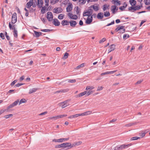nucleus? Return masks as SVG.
<instances>
[{
    "label": "nucleus",
    "instance_id": "56",
    "mask_svg": "<svg viewBox=\"0 0 150 150\" xmlns=\"http://www.w3.org/2000/svg\"><path fill=\"white\" fill-rule=\"evenodd\" d=\"M0 37L3 40L5 39L4 35L2 33H0Z\"/></svg>",
    "mask_w": 150,
    "mask_h": 150
},
{
    "label": "nucleus",
    "instance_id": "53",
    "mask_svg": "<svg viewBox=\"0 0 150 150\" xmlns=\"http://www.w3.org/2000/svg\"><path fill=\"white\" fill-rule=\"evenodd\" d=\"M69 53L67 52H66L64 55V58L65 59H67L69 56Z\"/></svg>",
    "mask_w": 150,
    "mask_h": 150
},
{
    "label": "nucleus",
    "instance_id": "40",
    "mask_svg": "<svg viewBox=\"0 0 150 150\" xmlns=\"http://www.w3.org/2000/svg\"><path fill=\"white\" fill-rule=\"evenodd\" d=\"M59 0H51L50 3L52 4H54L57 2Z\"/></svg>",
    "mask_w": 150,
    "mask_h": 150
},
{
    "label": "nucleus",
    "instance_id": "23",
    "mask_svg": "<svg viewBox=\"0 0 150 150\" xmlns=\"http://www.w3.org/2000/svg\"><path fill=\"white\" fill-rule=\"evenodd\" d=\"M91 111H88L84 113L80 114V116L87 115L91 114Z\"/></svg>",
    "mask_w": 150,
    "mask_h": 150
},
{
    "label": "nucleus",
    "instance_id": "49",
    "mask_svg": "<svg viewBox=\"0 0 150 150\" xmlns=\"http://www.w3.org/2000/svg\"><path fill=\"white\" fill-rule=\"evenodd\" d=\"M83 16H88V17L90 16L88 11L85 12H84L83 14Z\"/></svg>",
    "mask_w": 150,
    "mask_h": 150
},
{
    "label": "nucleus",
    "instance_id": "38",
    "mask_svg": "<svg viewBox=\"0 0 150 150\" xmlns=\"http://www.w3.org/2000/svg\"><path fill=\"white\" fill-rule=\"evenodd\" d=\"M82 143V142L81 141H79L77 142L74 143L73 145H73V146L75 145L79 146L81 145Z\"/></svg>",
    "mask_w": 150,
    "mask_h": 150
},
{
    "label": "nucleus",
    "instance_id": "42",
    "mask_svg": "<svg viewBox=\"0 0 150 150\" xmlns=\"http://www.w3.org/2000/svg\"><path fill=\"white\" fill-rule=\"evenodd\" d=\"M84 66V63H82L81 64L78 66H77L76 67V69H80L81 68H82Z\"/></svg>",
    "mask_w": 150,
    "mask_h": 150
},
{
    "label": "nucleus",
    "instance_id": "58",
    "mask_svg": "<svg viewBox=\"0 0 150 150\" xmlns=\"http://www.w3.org/2000/svg\"><path fill=\"white\" fill-rule=\"evenodd\" d=\"M34 33L37 37H38L40 36V34H39V33L38 32H37L36 31H34Z\"/></svg>",
    "mask_w": 150,
    "mask_h": 150
},
{
    "label": "nucleus",
    "instance_id": "5",
    "mask_svg": "<svg viewBox=\"0 0 150 150\" xmlns=\"http://www.w3.org/2000/svg\"><path fill=\"white\" fill-rule=\"evenodd\" d=\"M53 15L50 12H48L47 14V18L49 21H51L53 19Z\"/></svg>",
    "mask_w": 150,
    "mask_h": 150
},
{
    "label": "nucleus",
    "instance_id": "52",
    "mask_svg": "<svg viewBox=\"0 0 150 150\" xmlns=\"http://www.w3.org/2000/svg\"><path fill=\"white\" fill-rule=\"evenodd\" d=\"M93 93V91H91V90H89V91L88 92H87L86 95L87 96H88Z\"/></svg>",
    "mask_w": 150,
    "mask_h": 150
},
{
    "label": "nucleus",
    "instance_id": "29",
    "mask_svg": "<svg viewBox=\"0 0 150 150\" xmlns=\"http://www.w3.org/2000/svg\"><path fill=\"white\" fill-rule=\"evenodd\" d=\"M79 116H80V114H76L75 115H71L69 116L68 118L70 119L72 118L77 117Z\"/></svg>",
    "mask_w": 150,
    "mask_h": 150
},
{
    "label": "nucleus",
    "instance_id": "48",
    "mask_svg": "<svg viewBox=\"0 0 150 150\" xmlns=\"http://www.w3.org/2000/svg\"><path fill=\"white\" fill-rule=\"evenodd\" d=\"M144 2L146 5L150 4V0H144Z\"/></svg>",
    "mask_w": 150,
    "mask_h": 150
},
{
    "label": "nucleus",
    "instance_id": "32",
    "mask_svg": "<svg viewBox=\"0 0 150 150\" xmlns=\"http://www.w3.org/2000/svg\"><path fill=\"white\" fill-rule=\"evenodd\" d=\"M142 6V5L141 6H140L139 5H137V6L135 5L134 6V10H138L139 9H140Z\"/></svg>",
    "mask_w": 150,
    "mask_h": 150
},
{
    "label": "nucleus",
    "instance_id": "45",
    "mask_svg": "<svg viewBox=\"0 0 150 150\" xmlns=\"http://www.w3.org/2000/svg\"><path fill=\"white\" fill-rule=\"evenodd\" d=\"M18 32L17 30H13V35L15 37H17L18 36Z\"/></svg>",
    "mask_w": 150,
    "mask_h": 150
},
{
    "label": "nucleus",
    "instance_id": "24",
    "mask_svg": "<svg viewBox=\"0 0 150 150\" xmlns=\"http://www.w3.org/2000/svg\"><path fill=\"white\" fill-rule=\"evenodd\" d=\"M38 90V88H34L30 89L29 93V94H31L32 93L35 92Z\"/></svg>",
    "mask_w": 150,
    "mask_h": 150
},
{
    "label": "nucleus",
    "instance_id": "26",
    "mask_svg": "<svg viewBox=\"0 0 150 150\" xmlns=\"http://www.w3.org/2000/svg\"><path fill=\"white\" fill-rule=\"evenodd\" d=\"M118 27V28L119 30H121V32L123 33L125 32V29L124 28V26H120Z\"/></svg>",
    "mask_w": 150,
    "mask_h": 150
},
{
    "label": "nucleus",
    "instance_id": "37",
    "mask_svg": "<svg viewBox=\"0 0 150 150\" xmlns=\"http://www.w3.org/2000/svg\"><path fill=\"white\" fill-rule=\"evenodd\" d=\"M94 88V87L93 86H87L86 88V90H91V91H92V90Z\"/></svg>",
    "mask_w": 150,
    "mask_h": 150
},
{
    "label": "nucleus",
    "instance_id": "9",
    "mask_svg": "<svg viewBox=\"0 0 150 150\" xmlns=\"http://www.w3.org/2000/svg\"><path fill=\"white\" fill-rule=\"evenodd\" d=\"M93 20V17L92 16H91L90 18H89V17H88L87 18L85 23L86 24H90L91 22H92Z\"/></svg>",
    "mask_w": 150,
    "mask_h": 150
},
{
    "label": "nucleus",
    "instance_id": "30",
    "mask_svg": "<svg viewBox=\"0 0 150 150\" xmlns=\"http://www.w3.org/2000/svg\"><path fill=\"white\" fill-rule=\"evenodd\" d=\"M76 8V13L78 15H80V9L78 6L75 7V9Z\"/></svg>",
    "mask_w": 150,
    "mask_h": 150
},
{
    "label": "nucleus",
    "instance_id": "4",
    "mask_svg": "<svg viewBox=\"0 0 150 150\" xmlns=\"http://www.w3.org/2000/svg\"><path fill=\"white\" fill-rule=\"evenodd\" d=\"M63 11L62 8L61 7H57L53 9V12L54 13L58 14L61 13Z\"/></svg>",
    "mask_w": 150,
    "mask_h": 150
},
{
    "label": "nucleus",
    "instance_id": "60",
    "mask_svg": "<svg viewBox=\"0 0 150 150\" xmlns=\"http://www.w3.org/2000/svg\"><path fill=\"white\" fill-rule=\"evenodd\" d=\"M24 84L23 83H18L15 85V86L16 87H19L20 86H21Z\"/></svg>",
    "mask_w": 150,
    "mask_h": 150
},
{
    "label": "nucleus",
    "instance_id": "55",
    "mask_svg": "<svg viewBox=\"0 0 150 150\" xmlns=\"http://www.w3.org/2000/svg\"><path fill=\"white\" fill-rule=\"evenodd\" d=\"M129 35L128 34H125L123 36V39H125L126 38V39L129 38Z\"/></svg>",
    "mask_w": 150,
    "mask_h": 150
},
{
    "label": "nucleus",
    "instance_id": "2",
    "mask_svg": "<svg viewBox=\"0 0 150 150\" xmlns=\"http://www.w3.org/2000/svg\"><path fill=\"white\" fill-rule=\"evenodd\" d=\"M19 100H17L16 101L14 102L12 104L9 105L7 108V109L5 110V111L7 112L8 111V110L11 108L13 107H14L17 105L19 103Z\"/></svg>",
    "mask_w": 150,
    "mask_h": 150
},
{
    "label": "nucleus",
    "instance_id": "50",
    "mask_svg": "<svg viewBox=\"0 0 150 150\" xmlns=\"http://www.w3.org/2000/svg\"><path fill=\"white\" fill-rule=\"evenodd\" d=\"M13 115V114H10L8 115H5L4 116V117L6 119H7V118H9L10 117H11Z\"/></svg>",
    "mask_w": 150,
    "mask_h": 150
},
{
    "label": "nucleus",
    "instance_id": "7",
    "mask_svg": "<svg viewBox=\"0 0 150 150\" xmlns=\"http://www.w3.org/2000/svg\"><path fill=\"white\" fill-rule=\"evenodd\" d=\"M68 16L74 20H76L78 18V16L76 15H73L72 14L69 13L68 14Z\"/></svg>",
    "mask_w": 150,
    "mask_h": 150
},
{
    "label": "nucleus",
    "instance_id": "15",
    "mask_svg": "<svg viewBox=\"0 0 150 150\" xmlns=\"http://www.w3.org/2000/svg\"><path fill=\"white\" fill-rule=\"evenodd\" d=\"M70 25L72 27H74L77 24V22L75 21H69Z\"/></svg>",
    "mask_w": 150,
    "mask_h": 150
},
{
    "label": "nucleus",
    "instance_id": "20",
    "mask_svg": "<svg viewBox=\"0 0 150 150\" xmlns=\"http://www.w3.org/2000/svg\"><path fill=\"white\" fill-rule=\"evenodd\" d=\"M137 122L130 123L125 125V126L126 127H130L133 125H137Z\"/></svg>",
    "mask_w": 150,
    "mask_h": 150
},
{
    "label": "nucleus",
    "instance_id": "43",
    "mask_svg": "<svg viewBox=\"0 0 150 150\" xmlns=\"http://www.w3.org/2000/svg\"><path fill=\"white\" fill-rule=\"evenodd\" d=\"M64 17V15L63 14H61L59 15L58 18L59 19H62Z\"/></svg>",
    "mask_w": 150,
    "mask_h": 150
},
{
    "label": "nucleus",
    "instance_id": "18",
    "mask_svg": "<svg viewBox=\"0 0 150 150\" xmlns=\"http://www.w3.org/2000/svg\"><path fill=\"white\" fill-rule=\"evenodd\" d=\"M103 17V13L102 12L99 13L97 15V18L98 19H102Z\"/></svg>",
    "mask_w": 150,
    "mask_h": 150
},
{
    "label": "nucleus",
    "instance_id": "10",
    "mask_svg": "<svg viewBox=\"0 0 150 150\" xmlns=\"http://www.w3.org/2000/svg\"><path fill=\"white\" fill-rule=\"evenodd\" d=\"M33 0H30L26 4V7L27 8H30L31 6L33 5Z\"/></svg>",
    "mask_w": 150,
    "mask_h": 150
},
{
    "label": "nucleus",
    "instance_id": "28",
    "mask_svg": "<svg viewBox=\"0 0 150 150\" xmlns=\"http://www.w3.org/2000/svg\"><path fill=\"white\" fill-rule=\"evenodd\" d=\"M90 8H93V9L96 11H98L99 9V7L97 6H94V5L91 6Z\"/></svg>",
    "mask_w": 150,
    "mask_h": 150
},
{
    "label": "nucleus",
    "instance_id": "12",
    "mask_svg": "<svg viewBox=\"0 0 150 150\" xmlns=\"http://www.w3.org/2000/svg\"><path fill=\"white\" fill-rule=\"evenodd\" d=\"M67 11L69 12L71 11L72 10V4L69 3L67 7L66 8Z\"/></svg>",
    "mask_w": 150,
    "mask_h": 150
},
{
    "label": "nucleus",
    "instance_id": "61",
    "mask_svg": "<svg viewBox=\"0 0 150 150\" xmlns=\"http://www.w3.org/2000/svg\"><path fill=\"white\" fill-rule=\"evenodd\" d=\"M45 2L46 3L45 6H48L49 5V0H44Z\"/></svg>",
    "mask_w": 150,
    "mask_h": 150
},
{
    "label": "nucleus",
    "instance_id": "31",
    "mask_svg": "<svg viewBox=\"0 0 150 150\" xmlns=\"http://www.w3.org/2000/svg\"><path fill=\"white\" fill-rule=\"evenodd\" d=\"M67 116V115H57L56 116V117H55V119H58L60 118H62L64 117H66Z\"/></svg>",
    "mask_w": 150,
    "mask_h": 150
},
{
    "label": "nucleus",
    "instance_id": "62",
    "mask_svg": "<svg viewBox=\"0 0 150 150\" xmlns=\"http://www.w3.org/2000/svg\"><path fill=\"white\" fill-rule=\"evenodd\" d=\"M69 139V138H62V142H66Z\"/></svg>",
    "mask_w": 150,
    "mask_h": 150
},
{
    "label": "nucleus",
    "instance_id": "57",
    "mask_svg": "<svg viewBox=\"0 0 150 150\" xmlns=\"http://www.w3.org/2000/svg\"><path fill=\"white\" fill-rule=\"evenodd\" d=\"M17 80H15L13 81L10 84V85L11 86H13L14 84L17 81Z\"/></svg>",
    "mask_w": 150,
    "mask_h": 150
},
{
    "label": "nucleus",
    "instance_id": "63",
    "mask_svg": "<svg viewBox=\"0 0 150 150\" xmlns=\"http://www.w3.org/2000/svg\"><path fill=\"white\" fill-rule=\"evenodd\" d=\"M98 0H87V2L89 3L90 2H96L98 1Z\"/></svg>",
    "mask_w": 150,
    "mask_h": 150
},
{
    "label": "nucleus",
    "instance_id": "44",
    "mask_svg": "<svg viewBox=\"0 0 150 150\" xmlns=\"http://www.w3.org/2000/svg\"><path fill=\"white\" fill-rule=\"evenodd\" d=\"M79 1L81 4H84L86 3V0H79Z\"/></svg>",
    "mask_w": 150,
    "mask_h": 150
},
{
    "label": "nucleus",
    "instance_id": "6",
    "mask_svg": "<svg viewBox=\"0 0 150 150\" xmlns=\"http://www.w3.org/2000/svg\"><path fill=\"white\" fill-rule=\"evenodd\" d=\"M69 101L67 100L64 102L60 103H59V105L61 106L62 108H64L69 105V104L67 103V102Z\"/></svg>",
    "mask_w": 150,
    "mask_h": 150
},
{
    "label": "nucleus",
    "instance_id": "41",
    "mask_svg": "<svg viewBox=\"0 0 150 150\" xmlns=\"http://www.w3.org/2000/svg\"><path fill=\"white\" fill-rule=\"evenodd\" d=\"M104 16L105 17H108L110 16V13L109 11H106L104 12Z\"/></svg>",
    "mask_w": 150,
    "mask_h": 150
},
{
    "label": "nucleus",
    "instance_id": "27",
    "mask_svg": "<svg viewBox=\"0 0 150 150\" xmlns=\"http://www.w3.org/2000/svg\"><path fill=\"white\" fill-rule=\"evenodd\" d=\"M127 5L126 4V2H124L123 4V6H120L119 7V9L121 10H123L127 6Z\"/></svg>",
    "mask_w": 150,
    "mask_h": 150
},
{
    "label": "nucleus",
    "instance_id": "39",
    "mask_svg": "<svg viewBox=\"0 0 150 150\" xmlns=\"http://www.w3.org/2000/svg\"><path fill=\"white\" fill-rule=\"evenodd\" d=\"M88 13L89 14L90 16L92 15V14L93 13V10L91 8L89 9L88 11Z\"/></svg>",
    "mask_w": 150,
    "mask_h": 150
},
{
    "label": "nucleus",
    "instance_id": "59",
    "mask_svg": "<svg viewBox=\"0 0 150 150\" xmlns=\"http://www.w3.org/2000/svg\"><path fill=\"white\" fill-rule=\"evenodd\" d=\"M55 117H56V116L53 117H49L48 119V120H57V119H55Z\"/></svg>",
    "mask_w": 150,
    "mask_h": 150
},
{
    "label": "nucleus",
    "instance_id": "25",
    "mask_svg": "<svg viewBox=\"0 0 150 150\" xmlns=\"http://www.w3.org/2000/svg\"><path fill=\"white\" fill-rule=\"evenodd\" d=\"M69 23V22L67 20H63L61 22V24L63 25H68Z\"/></svg>",
    "mask_w": 150,
    "mask_h": 150
},
{
    "label": "nucleus",
    "instance_id": "17",
    "mask_svg": "<svg viewBox=\"0 0 150 150\" xmlns=\"http://www.w3.org/2000/svg\"><path fill=\"white\" fill-rule=\"evenodd\" d=\"M68 91V89H61L60 90L56 91L55 92V93H65L67 92Z\"/></svg>",
    "mask_w": 150,
    "mask_h": 150
},
{
    "label": "nucleus",
    "instance_id": "36",
    "mask_svg": "<svg viewBox=\"0 0 150 150\" xmlns=\"http://www.w3.org/2000/svg\"><path fill=\"white\" fill-rule=\"evenodd\" d=\"M26 102V100L25 98H22L21 100L19 103V105H20L22 103H25Z\"/></svg>",
    "mask_w": 150,
    "mask_h": 150
},
{
    "label": "nucleus",
    "instance_id": "19",
    "mask_svg": "<svg viewBox=\"0 0 150 150\" xmlns=\"http://www.w3.org/2000/svg\"><path fill=\"white\" fill-rule=\"evenodd\" d=\"M112 2L113 4H115L116 5L119 6L121 4L120 1L117 0H112Z\"/></svg>",
    "mask_w": 150,
    "mask_h": 150
},
{
    "label": "nucleus",
    "instance_id": "46",
    "mask_svg": "<svg viewBox=\"0 0 150 150\" xmlns=\"http://www.w3.org/2000/svg\"><path fill=\"white\" fill-rule=\"evenodd\" d=\"M140 139V137H132L131 138V140H136L138 139Z\"/></svg>",
    "mask_w": 150,
    "mask_h": 150
},
{
    "label": "nucleus",
    "instance_id": "13",
    "mask_svg": "<svg viewBox=\"0 0 150 150\" xmlns=\"http://www.w3.org/2000/svg\"><path fill=\"white\" fill-rule=\"evenodd\" d=\"M115 49V45L114 44H112L111 46H109V49L108 50V53L114 50Z\"/></svg>",
    "mask_w": 150,
    "mask_h": 150
},
{
    "label": "nucleus",
    "instance_id": "8",
    "mask_svg": "<svg viewBox=\"0 0 150 150\" xmlns=\"http://www.w3.org/2000/svg\"><path fill=\"white\" fill-rule=\"evenodd\" d=\"M37 5L39 8H41L42 7L43 4V0H37Z\"/></svg>",
    "mask_w": 150,
    "mask_h": 150
},
{
    "label": "nucleus",
    "instance_id": "54",
    "mask_svg": "<svg viewBox=\"0 0 150 150\" xmlns=\"http://www.w3.org/2000/svg\"><path fill=\"white\" fill-rule=\"evenodd\" d=\"M51 30L49 29H42L41 30V31L42 32H50V31Z\"/></svg>",
    "mask_w": 150,
    "mask_h": 150
},
{
    "label": "nucleus",
    "instance_id": "14",
    "mask_svg": "<svg viewBox=\"0 0 150 150\" xmlns=\"http://www.w3.org/2000/svg\"><path fill=\"white\" fill-rule=\"evenodd\" d=\"M132 145V144L131 143L129 144H123L121 145V147L122 148V149L125 148H127L129 146H130Z\"/></svg>",
    "mask_w": 150,
    "mask_h": 150
},
{
    "label": "nucleus",
    "instance_id": "11",
    "mask_svg": "<svg viewBox=\"0 0 150 150\" xmlns=\"http://www.w3.org/2000/svg\"><path fill=\"white\" fill-rule=\"evenodd\" d=\"M53 24L56 26H58L60 25V23L57 19H54Z\"/></svg>",
    "mask_w": 150,
    "mask_h": 150
},
{
    "label": "nucleus",
    "instance_id": "22",
    "mask_svg": "<svg viewBox=\"0 0 150 150\" xmlns=\"http://www.w3.org/2000/svg\"><path fill=\"white\" fill-rule=\"evenodd\" d=\"M8 25L9 28L10 30H16L15 29V25H14L13 26H12V25H11V22H9V23Z\"/></svg>",
    "mask_w": 150,
    "mask_h": 150
},
{
    "label": "nucleus",
    "instance_id": "16",
    "mask_svg": "<svg viewBox=\"0 0 150 150\" xmlns=\"http://www.w3.org/2000/svg\"><path fill=\"white\" fill-rule=\"evenodd\" d=\"M111 7L112 8L111 9V11L112 12V13L113 14H115V10H116L117 11L118 10V8L116 9L117 7L115 5L112 6Z\"/></svg>",
    "mask_w": 150,
    "mask_h": 150
},
{
    "label": "nucleus",
    "instance_id": "33",
    "mask_svg": "<svg viewBox=\"0 0 150 150\" xmlns=\"http://www.w3.org/2000/svg\"><path fill=\"white\" fill-rule=\"evenodd\" d=\"M52 142H57L59 143H61L62 142V138L58 139H54L52 140Z\"/></svg>",
    "mask_w": 150,
    "mask_h": 150
},
{
    "label": "nucleus",
    "instance_id": "34",
    "mask_svg": "<svg viewBox=\"0 0 150 150\" xmlns=\"http://www.w3.org/2000/svg\"><path fill=\"white\" fill-rule=\"evenodd\" d=\"M42 8L41 10V12L42 14H44L45 13L46 10H47V7L45 6L42 7Z\"/></svg>",
    "mask_w": 150,
    "mask_h": 150
},
{
    "label": "nucleus",
    "instance_id": "51",
    "mask_svg": "<svg viewBox=\"0 0 150 150\" xmlns=\"http://www.w3.org/2000/svg\"><path fill=\"white\" fill-rule=\"evenodd\" d=\"M108 7V6H107V5L106 4H104L103 5V10L104 11H105L107 8Z\"/></svg>",
    "mask_w": 150,
    "mask_h": 150
},
{
    "label": "nucleus",
    "instance_id": "47",
    "mask_svg": "<svg viewBox=\"0 0 150 150\" xmlns=\"http://www.w3.org/2000/svg\"><path fill=\"white\" fill-rule=\"evenodd\" d=\"M67 80L69 83H75L76 81L75 79H68Z\"/></svg>",
    "mask_w": 150,
    "mask_h": 150
},
{
    "label": "nucleus",
    "instance_id": "3",
    "mask_svg": "<svg viewBox=\"0 0 150 150\" xmlns=\"http://www.w3.org/2000/svg\"><path fill=\"white\" fill-rule=\"evenodd\" d=\"M17 14L16 13H14L12 16L11 18V23L13 24L15 23L17 20Z\"/></svg>",
    "mask_w": 150,
    "mask_h": 150
},
{
    "label": "nucleus",
    "instance_id": "21",
    "mask_svg": "<svg viewBox=\"0 0 150 150\" xmlns=\"http://www.w3.org/2000/svg\"><path fill=\"white\" fill-rule=\"evenodd\" d=\"M129 2L132 6H134L136 4L137 2L135 0H129Z\"/></svg>",
    "mask_w": 150,
    "mask_h": 150
},
{
    "label": "nucleus",
    "instance_id": "1",
    "mask_svg": "<svg viewBox=\"0 0 150 150\" xmlns=\"http://www.w3.org/2000/svg\"><path fill=\"white\" fill-rule=\"evenodd\" d=\"M68 147L69 148H67L68 149L73 147V146L71 145L70 143L66 142L57 145L55 146V148H65Z\"/></svg>",
    "mask_w": 150,
    "mask_h": 150
},
{
    "label": "nucleus",
    "instance_id": "35",
    "mask_svg": "<svg viewBox=\"0 0 150 150\" xmlns=\"http://www.w3.org/2000/svg\"><path fill=\"white\" fill-rule=\"evenodd\" d=\"M86 93L87 91H85L83 92L80 93L79 94H78L77 96L79 97H81L84 96Z\"/></svg>",
    "mask_w": 150,
    "mask_h": 150
},
{
    "label": "nucleus",
    "instance_id": "64",
    "mask_svg": "<svg viewBox=\"0 0 150 150\" xmlns=\"http://www.w3.org/2000/svg\"><path fill=\"white\" fill-rule=\"evenodd\" d=\"M106 40V39L105 38H103L101 40H100V41H99V43H101V42H104Z\"/></svg>",
    "mask_w": 150,
    "mask_h": 150
}]
</instances>
